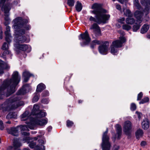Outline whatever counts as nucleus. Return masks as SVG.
I'll list each match as a JSON object with an SVG mask.
<instances>
[{"label": "nucleus", "instance_id": "obj_1", "mask_svg": "<svg viewBox=\"0 0 150 150\" xmlns=\"http://www.w3.org/2000/svg\"><path fill=\"white\" fill-rule=\"evenodd\" d=\"M12 76L11 79L4 81L0 87V100L4 97V91L6 88H7L6 94V97L9 96L16 91V86L20 81V76H19L17 71L14 72Z\"/></svg>", "mask_w": 150, "mask_h": 150}, {"label": "nucleus", "instance_id": "obj_2", "mask_svg": "<svg viewBox=\"0 0 150 150\" xmlns=\"http://www.w3.org/2000/svg\"><path fill=\"white\" fill-rule=\"evenodd\" d=\"M91 8L93 10L91 11V13L95 14L96 16L95 18L91 16L89 19L90 21H93L98 24L107 23L110 18V16L105 14L107 12V11L103 9L100 4H94L92 6Z\"/></svg>", "mask_w": 150, "mask_h": 150}, {"label": "nucleus", "instance_id": "obj_3", "mask_svg": "<svg viewBox=\"0 0 150 150\" xmlns=\"http://www.w3.org/2000/svg\"><path fill=\"white\" fill-rule=\"evenodd\" d=\"M21 98L18 96L8 99L4 103L0 104V110L3 112L13 110L23 104V102L19 101Z\"/></svg>", "mask_w": 150, "mask_h": 150}, {"label": "nucleus", "instance_id": "obj_4", "mask_svg": "<svg viewBox=\"0 0 150 150\" xmlns=\"http://www.w3.org/2000/svg\"><path fill=\"white\" fill-rule=\"evenodd\" d=\"M28 20L26 19H23L21 17H18L13 21V27L15 29H21L24 28L26 30H28L30 28L29 25L26 24L28 22Z\"/></svg>", "mask_w": 150, "mask_h": 150}, {"label": "nucleus", "instance_id": "obj_5", "mask_svg": "<svg viewBox=\"0 0 150 150\" xmlns=\"http://www.w3.org/2000/svg\"><path fill=\"white\" fill-rule=\"evenodd\" d=\"M126 41V39L122 36L120 37L119 40L113 42L110 47L111 53L115 55L118 51V48L121 47L122 46V44Z\"/></svg>", "mask_w": 150, "mask_h": 150}, {"label": "nucleus", "instance_id": "obj_6", "mask_svg": "<svg viewBox=\"0 0 150 150\" xmlns=\"http://www.w3.org/2000/svg\"><path fill=\"white\" fill-rule=\"evenodd\" d=\"M25 31L23 29H16L15 31V38L14 44H19L25 42L26 38L24 35Z\"/></svg>", "mask_w": 150, "mask_h": 150}, {"label": "nucleus", "instance_id": "obj_7", "mask_svg": "<svg viewBox=\"0 0 150 150\" xmlns=\"http://www.w3.org/2000/svg\"><path fill=\"white\" fill-rule=\"evenodd\" d=\"M108 132V128L104 132L102 137V142L101 144L102 150H110L111 144L109 142V138L107 135Z\"/></svg>", "mask_w": 150, "mask_h": 150}, {"label": "nucleus", "instance_id": "obj_8", "mask_svg": "<svg viewBox=\"0 0 150 150\" xmlns=\"http://www.w3.org/2000/svg\"><path fill=\"white\" fill-rule=\"evenodd\" d=\"M109 42L107 41H102L98 47L99 52L102 54H106L108 50Z\"/></svg>", "mask_w": 150, "mask_h": 150}, {"label": "nucleus", "instance_id": "obj_9", "mask_svg": "<svg viewBox=\"0 0 150 150\" xmlns=\"http://www.w3.org/2000/svg\"><path fill=\"white\" fill-rule=\"evenodd\" d=\"M80 40L84 41L83 44L84 45H88L90 42L91 39L87 30H86L83 33L81 34L79 37Z\"/></svg>", "mask_w": 150, "mask_h": 150}, {"label": "nucleus", "instance_id": "obj_10", "mask_svg": "<svg viewBox=\"0 0 150 150\" xmlns=\"http://www.w3.org/2000/svg\"><path fill=\"white\" fill-rule=\"evenodd\" d=\"M25 123L27 124L26 125H21L18 126L19 129L21 131L28 130V128L33 129L34 128V124L33 123V121L31 120L30 122L27 121Z\"/></svg>", "mask_w": 150, "mask_h": 150}, {"label": "nucleus", "instance_id": "obj_11", "mask_svg": "<svg viewBox=\"0 0 150 150\" xmlns=\"http://www.w3.org/2000/svg\"><path fill=\"white\" fill-rule=\"evenodd\" d=\"M132 129V124L129 121H125L123 127V130L125 134L129 135L131 133Z\"/></svg>", "mask_w": 150, "mask_h": 150}, {"label": "nucleus", "instance_id": "obj_12", "mask_svg": "<svg viewBox=\"0 0 150 150\" xmlns=\"http://www.w3.org/2000/svg\"><path fill=\"white\" fill-rule=\"evenodd\" d=\"M14 47L17 50L25 51L28 50V52L30 51V48L26 44H14Z\"/></svg>", "mask_w": 150, "mask_h": 150}, {"label": "nucleus", "instance_id": "obj_13", "mask_svg": "<svg viewBox=\"0 0 150 150\" xmlns=\"http://www.w3.org/2000/svg\"><path fill=\"white\" fill-rule=\"evenodd\" d=\"M141 4L145 6L144 11L146 14L149 13L150 9V0H141Z\"/></svg>", "mask_w": 150, "mask_h": 150}, {"label": "nucleus", "instance_id": "obj_14", "mask_svg": "<svg viewBox=\"0 0 150 150\" xmlns=\"http://www.w3.org/2000/svg\"><path fill=\"white\" fill-rule=\"evenodd\" d=\"M10 68L9 66L6 63L0 60V74L4 73V70L8 69Z\"/></svg>", "mask_w": 150, "mask_h": 150}, {"label": "nucleus", "instance_id": "obj_15", "mask_svg": "<svg viewBox=\"0 0 150 150\" xmlns=\"http://www.w3.org/2000/svg\"><path fill=\"white\" fill-rule=\"evenodd\" d=\"M143 15L142 12L139 11H137L134 13V16L137 19V21L139 23H140L142 21V17Z\"/></svg>", "mask_w": 150, "mask_h": 150}, {"label": "nucleus", "instance_id": "obj_16", "mask_svg": "<svg viewBox=\"0 0 150 150\" xmlns=\"http://www.w3.org/2000/svg\"><path fill=\"white\" fill-rule=\"evenodd\" d=\"M10 27L8 26L6 27V30L5 32L6 35V40L8 43H10L11 41V36L10 33Z\"/></svg>", "mask_w": 150, "mask_h": 150}, {"label": "nucleus", "instance_id": "obj_17", "mask_svg": "<svg viewBox=\"0 0 150 150\" xmlns=\"http://www.w3.org/2000/svg\"><path fill=\"white\" fill-rule=\"evenodd\" d=\"M115 127L117 134L115 135V139H120L122 134L121 127L120 125L117 124L116 125Z\"/></svg>", "mask_w": 150, "mask_h": 150}, {"label": "nucleus", "instance_id": "obj_18", "mask_svg": "<svg viewBox=\"0 0 150 150\" xmlns=\"http://www.w3.org/2000/svg\"><path fill=\"white\" fill-rule=\"evenodd\" d=\"M47 123V121L43 119H35L34 122H33V123L35 125H37L41 126H44Z\"/></svg>", "mask_w": 150, "mask_h": 150}, {"label": "nucleus", "instance_id": "obj_19", "mask_svg": "<svg viewBox=\"0 0 150 150\" xmlns=\"http://www.w3.org/2000/svg\"><path fill=\"white\" fill-rule=\"evenodd\" d=\"M31 76H33L32 74L27 71H25L23 73V77L24 78L23 81L27 82L29 80V78Z\"/></svg>", "mask_w": 150, "mask_h": 150}, {"label": "nucleus", "instance_id": "obj_20", "mask_svg": "<svg viewBox=\"0 0 150 150\" xmlns=\"http://www.w3.org/2000/svg\"><path fill=\"white\" fill-rule=\"evenodd\" d=\"M19 129L18 127L16 128H12L8 130V132L14 136H17L18 135V131Z\"/></svg>", "mask_w": 150, "mask_h": 150}, {"label": "nucleus", "instance_id": "obj_21", "mask_svg": "<svg viewBox=\"0 0 150 150\" xmlns=\"http://www.w3.org/2000/svg\"><path fill=\"white\" fill-rule=\"evenodd\" d=\"M38 142L40 145H37L35 148V150H45V146L42 144H44V141L40 139L38 140Z\"/></svg>", "mask_w": 150, "mask_h": 150}, {"label": "nucleus", "instance_id": "obj_22", "mask_svg": "<svg viewBox=\"0 0 150 150\" xmlns=\"http://www.w3.org/2000/svg\"><path fill=\"white\" fill-rule=\"evenodd\" d=\"M102 41L97 40H93L90 43V47L91 48L93 49L96 45H100L101 44Z\"/></svg>", "mask_w": 150, "mask_h": 150}, {"label": "nucleus", "instance_id": "obj_23", "mask_svg": "<svg viewBox=\"0 0 150 150\" xmlns=\"http://www.w3.org/2000/svg\"><path fill=\"white\" fill-rule=\"evenodd\" d=\"M29 113L28 111H26L21 116V120L22 121H25L29 119Z\"/></svg>", "mask_w": 150, "mask_h": 150}, {"label": "nucleus", "instance_id": "obj_24", "mask_svg": "<svg viewBox=\"0 0 150 150\" xmlns=\"http://www.w3.org/2000/svg\"><path fill=\"white\" fill-rule=\"evenodd\" d=\"M149 28V26L147 24L144 25L141 28V33L142 34H144L146 33Z\"/></svg>", "mask_w": 150, "mask_h": 150}, {"label": "nucleus", "instance_id": "obj_25", "mask_svg": "<svg viewBox=\"0 0 150 150\" xmlns=\"http://www.w3.org/2000/svg\"><path fill=\"white\" fill-rule=\"evenodd\" d=\"M45 88V85L43 83H41L37 86L36 91L38 92H41Z\"/></svg>", "mask_w": 150, "mask_h": 150}, {"label": "nucleus", "instance_id": "obj_26", "mask_svg": "<svg viewBox=\"0 0 150 150\" xmlns=\"http://www.w3.org/2000/svg\"><path fill=\"white\" fill-rule=\"evenodd\" d=\"M134 22L135 20L132 16L128 17L126 19V22L128 24L132 25Z\"/></svg>", "mask_w": 150, "mask_h": 150}, {"label": "nucleus", "instance_id": "obj_27", "mask_svg": "<svg viewBox=\"0 0 150 150\" xmlns=\"http://www.w3.org/2000/svg\"><path fill=\"white\" fill-rule=\"evenodd\" d=\"M33 115H36L37 118L36 119H38L39 118H40L45 116L46 115V113L45 112H37L36 114H33Z\"/></svg>", "mask_w": 150, "mask_h": 150}, {"label": "nucleus", "instance_id": "obj_28", "mask_svg": "<svg viewBox=\"0 0 150 150\" xmlns=\"http://www.w3.org/2000/svg\"><path fill=\"white\" fill-rule=\"evenodd\" d=\"M39 106L36 104H35L34 105L33 108L32 110V113L33 115L36 114L37 112H38L39 111Z\"/></svg>", "mask_w": 150, "mask_h": 150}, {"label": "nucleus", "instance_id": "obj_29", "mask_svg": "<svg viewBox=\"0 0 150 150\" xmlns=\"http://www.w3.org/2000/svg\"><path fill=\"white\" fill-rule=\"evenodd\" d=\"M142 126L144 129H146L149 127V123L147 120H144L142 123Z\"/></svg>", "mask_w": 150, "mask_h": 150}, {"label": "nucleus", "instance_id": "obj_30", "mask_svg": "<svg viewBox=\"0 0 150 150\" xmlns=\"http://www.w3.org/2000/svg\"><path fill=\"white\" fill-rule=\"evenodd\" d=\"M76 10L78 12L80 11L82 9V6L81 3L79 1L76 2V4L75 6Z\"/></svg>", "mask_w": 150, "mask_h": 150}, {"label": "nucleus", "instance_id": "obj_31", "mask_svg": "<svg viewBox=\"0 0 150 150\" xmlns=\"http://www.w3.org/2000/svg\"><path fill=\"white\" fill-rule=\"evenodd\" d=\"M1 8L2 11H4L5 14L7 13L10 9L9 6L7 5H5Z\"/></svg>", "mask_w": 150, "mask_h": 150}, {"label": "nucleus", "instance_id": "obj_32", "mask_svg": "<svg viewBox=\"0 0 150 150\" xmlns=\"http://www.w3.org/2000/svg\"><path fill=\"white\" fill-rule=\"evenodd\" d=\"M143 134V132L142 130L139 129H138L135 133L136 137L138 139L142 137Z\"/></svg>", "mask_w": 150, "mask_h": 150}, {"label": "nucleus", "instance_id": "obj_33", "mask_svg": "<svg viewBox=\"0 0 150 150\" xmlns=\"http://www.w3.org/2000/svg\"><path fill=\"white\" fill-rule=\"evenodd\" d=\"M100 28L98 25L96 23H93L90 29L93 30V32Z\"/></svg>", "mask_w": 150, "mask_h": 150}, {"label": "nucleus", "instance_id": "obj_34", "mask_svg": "<svg viewBox=\"0 0 150 150\" xmlns=\"http://www.w3.org/2000/svg\"><path fill=\"white\" fill-rule=\"evenodd\" d=\"M140 24V23H139L137 22V23H135V25H133V30L134 31L136 32L139 28L141 26V25Z\"/></svg>", "mask_w": 150, "mask_h": 150}, {"label": "nucleus", "instance_id": "obj_35", "mask_svg": "<svg viewBox=\"0 0 150 150\" xmlns=\"http://www.w3.org/2000/svg\"><path fill=\"white\" fill-rule=\"evenodd\" d=\"M124 14L128 17L133 16V14L131 11L128 9H126L125 11H124Z\"/></svg>", "mask_w": 150, "mask_h": 150}, {"label": "nucleus", "instance_id": "obj_36", "mask_svg": "<svg viewBox=\"0 0 150 150\" xmlns=\"http://www.w3.org/2000/svg\"><path fill=\"white\" fill-rule=\"evenodd\" d=\"M16 117V115L15 113L12 112L9 113L6 116V118L9 119L10 118Z\"/></svg>", "mask_w": 150, "mask_h": 150}, {"label": "nucleus", "instance_id": "obj_37", "mask_svg": "<svg viewBox=\"0 0 150 150\" xmlns=\"http://www.w3.org/2000/svg\"><path fill=\"white\" fill-rule=\"evenodd\" d=\"M134 4L137 9H139L141 8V6L139 3V0H134Z\"/></svg>", "mask_w": 150, "mask_h": 150}, {"label": "nucleus", "instance_id": "obj_38", "mask_svg": "<svg viewBox=\"0 0 150 150\" xmlns=\"http://www.w3.org/2000/svg\"><path fill=\"white\" fill-rule=\"evenodd\" d=\"M14 146L16 147H18L21 146L20 143L18 142L17 139H14L13 142Z\"/></svg>", "mask_w": 150, "mask_h": 150}, {"label": "nucleus", "instance_id": "obj_39", "mask_svg": "<svg viewBox=\"0 0 150 150\" xmlns=\"http://www.w3.org/2000/svg\"><path fill=\"white\" fill-rule=\"evenodd\" d=\"M122 28L123 29L128 31L131 29L132 27L131 26L125 24L122 25Z\"/></svg>", "mask_w": 150, "mask_h": 150}, {"label": "nucleus", "instance_id": "obj_40", "mask_svg": "<svg viewBox=\"0 0 150 150\" xmlns=\"http://www.w3.org/2000/svg\"><path fill=\"white\" fill-rule=\"evenodd\" d=\"M96 37L100 36L101 35V30L100 28L93 32Z\"/></svg>", "mask_w": 150, "mask_h": 150}, {"label": "nucleus", "instance_id": "obj_41", "mask_svg": "<svg viewBox=\"0 0 150 150\" xmlns=\"http://www.w3.org/2000/svg\"><path fill=\"white\" fill-rule=\"evenodd\" d=\"M149 101V98L148 97H146L143 99L141 101L139 102L140 104H143L146 103Z\"/></svg>", "mask_w": 150, "mask_h": 150}, {"label": "nucleus", "instance_id": "obj_42", "mask_svg": "<svg viewBox=\"0 0 150 150\" xmlns=\"http://www.w3.org/2000/svg\"><path fill=\"white\" fill-rule=\"evenodd\" d=\"M25 93V90L22 88L17 93V94L18 95H23Z\"/></svg>", "mask_w": 150, "mask_h": 150}, {"label": "nucleus", "instance_id": "obj_43", "mask_svg": "<svg viewBox=\"0 0 150 150\" xmlns=\"http://www.w3.org/2000/svg\"><path fill=\"white\" fill-rule=\"evenodd\" d=\"M74 3V0H67V4L70 6H73Z\"/></svg>", "mask_w": 150, "mask_h": 150}, {"label": "nucleus", "instance_id": "obj_44", "mask_svg": "<svg viewBox=\"0 0 150 150\" xmlns=\"http://www.w3.org/2000/svg\"><path fill=\"white\" fill-rule=\"evenodd\" d=\"M8 55H9L10 56H11V52L8 50H5L4 52L3 53V56H5Z\"/></svg>", "mask_w": 150, "mask_h": 150}, {"label": "nucleus", "instance_id": "obj_45", "mask_svg": "<svg viewBox=\"0 0 150 150\" xmlns=\"http://www.w3.org/2000/svg\"><path fill=\"white\" fill-rule=\"evenodd\" d=\"M2 49L3 50H7L8 49V45L6 42H4L2 46Z\"/></svg>", "mask_w": 150, "mask_h": 150}, {"label": "nucleus", "instance_id": "obj_46", "mask_svg": "<svg viewBox=\"0 0 150 150\" xmlns=\"http://www.w3.org/2000/svg\"><path fill=\"white\" fill-rule=\"evenodd\" d=\"M67 126L68 127H71L74 124L73 122L69 120H67Z\"/></svg>", "mask_w": 150, "mask_h": 150}, {"label": "nucleus", "instance_id": "obj_47", "mask_svg": "<svg viewBox=\"0 0 150 150\" xmlns=\"http://www.w3.org/2000/svg\"><path fill=\"white\" fill-rule=\"evenodd\" d=\"M39 98L38 96L36 94L33 99V102L35 103L37 102L39 100Z\"/></svg>", "mask_w": 150, "mask_h": 150}, {"label": "nucleus", "instance_id": "obj_48", "mask_svg": "<svg viewBox=\"0 0 150 150\" xmlns=\"http://www.w3.org/2000/svg\"><path fill=\"white\" fill-rule=\"evenodd\" d=\"M136 108V105L134 103H132L131 105L130 109L132 110H134Z\"/></svg>", "mask_w": 150, "mask_h": 150}, {"label": "nucleus", "instance_id": "obj_49", "mask_svg": "<svg viewBox=\"0 0 150 150\" xmlns=\"http://www.w3.org/2000/svg\"><path fill=\"white\" fill-rule=\"evenodd\" d=\"M36 143L35 142H31L30 143L29 146L31 148H33L35 145Z\"/></svg>", "mask_w": 150, "mask_h": 150}, {"label": "nucleus", "instance_id": "obj_50", "mask_svg": "<svg viewBox=\"0 0 150 150\" xmlns=\"http://www.w3.org/2000/svg\"><path fill=\"white\" fill-rule=\"evenodd\" d=\"M143 94L142 92H140L138 95L137 100H141L143 96Z\"/></svg>", "mask_w": 150, "mask_h": 150}, {"label": "nucleus", "instance_id": "obj_51", "mask_svg": "<svg viewBox=\"0 0 150 150\" xmlns=\"http://www.w3.org/2000/svg\"><path fill=\"white\" fill-rule=\"evenodd\" d=\"M6 0H1L0 1V7H1V8L3 7L5 3L6 2Z\"/></svg>", "mask_w": 150, "mask_h": 150}, {"label": "nucleus", "instance_id": "obj_52", "mask_svg": "<svg viewBox=\"0 0 150 150\" xmlns=\"http://www.w3.org/2000/svg\"><path fill=\"white\" fill-rule=\"evenodd\" d=\"M125 21V18H121L118 20V21L122 23H124V21Z\"/></svg>", "mask_w": 150, "mask_h": 150}, {"label": "nucleus", "instance_id": "obj_53", "mask_svg": "<svg viewBox=\"0 0 150 150\" xmlns=\"http://www.w3.org/2000/svg\"><path fill=\"white\" fill-rule=\"evenodd\" d=\"M4 127L3 125V124L2 121H0V129L2 130L4 129Z\"/></svg>", "mask_w": 150, "mask_h": 150}, {"label": "nucleus", "instance_id": "obj_54", "mask_svg": "<svg viewBox=\"0 0 150 150\" xmlns=\"http://www.w3.org/2000/svg\"><path fill=\"white\" fill-rule=\"evenodd\" d=\"M5 17L4 18V19L6 21H9L10 19L9 18L8 16V15L7 13L5 14Z\"/></svg>", "mask_w": 150, "mask_h": 150}, {"label": "nucleus", "instance_id": "obj_55", "mask_svg": "<svg viewBox=\"0 0 150 150\" xmlns=\"http://www.w3.org/2000/svg\"><path fill=\"white\" fill-rule=\"evenodd\" d=\"M136 113L137 114V116L139 119H140L142 115V113L140 112H138L137 111H136Z\"/></svg>", "mask_w": 150, "mask_h": 150}, {"label": "nucleus", "instance_id": "obj_56", "mask_svg": "<svg viewBox=\"0 0 150 150\" xmlns=\"http://www.w3.org/2000/svg\"><path fill=\"white\" fill-rule=\"evenodd\" d=\"M146 144V142L144 141H142L141 143V145L142 146H144Z\"/></svg>", "mask_w": 150, "mask_h": 150}, {"label": "nucleus", "instance_id": "obj_57", "mask_svg": "<svg viewBox=\"0 0 150 150\" xmlns=\"http://www.w3.org/2000/svg\"><path fill=\"white\" fill-rule=\"evenodd\" d=\"M119 149V147L117 145H115L113 148V150H118Z\"/></svg>", "mask_w": 150, "mask_h": 150}, {"label": "nucleus", "instance_id": "obj_58", "mask_svg": "<svg viewBox=\"0 0 150 150\" xmlns=\"http://www.w3.org/2000/svg\"><path fill=\"white\" fill-rule=\"evenodd\" d=\"M116 8L117 9L119 10V11H121V6L119 4L116 5Z\"/></svg>", "mask_w": 150, "mask_h": 150}, {"label": "nucleus", "instance_id": "obj_59", "mask_svg": "<svg viewBox=\"0 0 150 150\" xmlns=\"http://www.w3.org/2000/svg\"><path fill=\"white\" fill-rule=\"evenodd\" d=\"M22 134L24 135L28 136L29 135V133L25 132H22Z\"/></svg>", "mask_w": 150, "mask_h": 150}, {"label": "nucleus", "instance_id": "obj_60", "mask_svg": "<svg viewBox=\"0 0 150 150\" xmlns=\"http://www.w3.org/2000/svg\"><path fill=\"white\" fill-rule=\"evenodd\" d=\"M45 94H44V93H43V96H47L48 95L49 93L47 91H45Z\"/></svg>", "mask_w": 150, "mask_h": 150}, {"label": "nucleus", "instance_id": "obj_61", "mask_svg": "<svg viewBox=\"0 0 150 150\" xmlns=\"http://www.w3.org/2000/svg\"><path fill=\"white\" fill-rule=\"evenodd\" d=\"M112 0L114 1H115V0ZM117 1L122 4L124 2V1L123 0H117Z\"/></svg>", "mask_w": 150, "mask_h": 150}, {"label": "nucleus", "instance_id": "obj_62", "mask_svg": "<svg viewBox=\"0 0 150 150\" xmlns=\"http://www.w3.org/2000/svg\"><path fill=\"white\" fill-rule=\"evenodd\" d=\"M118 32L119 33H121L122 34V35H124V33L123 32V31H118Z\"/></svg>", "mask_w": 150, "mask_h": 150}, {"label": "nucleus", "instance_id": "obj_63", "mask_svg": "<svg viewBox=\"0 0 150 150\" xmlns=\"http://www.w3.org/2000/svg\"><path fill=\"white\" fill-rule=\"evenodd\" d=\"M45 100H46L45 99H42V103H45Z\"/></svg>", "mask_w": 150, "mask_h": 150}, {"label": "nucleus", "instance_id": "obj_64", "mask_svg": "<svg viewBox=\"0 0 150 150\" xmlns=\"http://www.w3.org/2000/svg\"><path fill=\"white\" fill-rule=\"evenodd\" d=\"M27 139V137H25V139H23V141L25 142L26 140Z\"/></svg>", "mask_w": 150, "mask_h": 150}]
</instances>
